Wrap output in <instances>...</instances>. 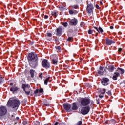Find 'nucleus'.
Here are the masks:
<instances>
[{
  "label": "nucleus",
  "mask_w": 125,
  "mask_h": 125,
  "mask_svg": "<svg viewBox=\"0 0 125 125\" xmlns=\"http://www.w3.org/2000/svg\"><path fill=\"white\" fill-rule=\"evenodd\" d=\"M87 13L90 14V13H92L93 12V9H94V7H93L92 3H91L89 1H87Z\"/></svg>",
  "instance_id": "obj_4"
},
{
  "label": "nucleus",
  "mask_w": 125,
  "mask_h": 125,
  "mask_svg": "<svg viewBox=\"0 0 125 125\" xmlns=\"http://www.w3.org/2000/svg\"><path fill=\"white\" fill-rule=\"evenodd\" d=\"M55 41H56V42H57V41H58V40L55 39Z\"/></svg>",
  "instance_id": "obj_56"
},
{
  "label": "nucleus",
  "mask_w": 125,
  "mask_h": 125,
  "mask_svg": "<svg viewBox=\"0 0 125 125\" xmlns=\"http://www.w3.org/2000/svg\"><path fill=\"white\" fill-rule=\"evenodd\" d=\"M72 37H69L68 39H67V41H68V42H71V41H72Z\"/></svg>",
  "instance_id": "obj_38"
},
{
  "label": "nucleus",
  "mask_w": 125,
  "mask_h": 125,
  "mask_svg": "<svg viewBox=\"0 0 125 125\" xmlns=\"http://www.w3.org/2000/svg\"><path fill=\"white\" fill-rule=\"evenodd\" d=\"M78 24V20L76 18L71 20L69 21V25L70 26H76Z\"/></svg>",
  "instance_id": "obj_10"
},
{
  "label": "nucleus",
  "mask_w": 125,
  "mask_h": 125,
  "mask_svg": "<svg viewBox=\"0 0 125 125\" xmlns=\"http://www.w3.org/2000/svg\"><path fill=\"white\" fill-rule=\"evenodd\" d=\"M32 125H40V122H39V121H34V122L32 123Z\"/></svg>",
  "instance_id": "obj_25"
},
{
  "label": "nucleus",
  "mask_w": 125,
  "mask_h": 125,
  "mask_svg": "<svg viewBox=\"0 0 125 125\" xmlns=\"http://www.w3.org/2000/svg\"><path fill=\"white\" fill-rule=\"evenodd\" d=\"M22 88H23L24 91H25L26 95H30V93H31V88H30V86H29V85L23 84L22 85Z\"/></svg>",
  "instance_id": "obj_5"
},
{
  "label": "nucleus",
  "mask_w": 125,
  "mask_h": 125,
  "mask_svg": "<svg viewBox=\"0 0 125 125\" xmlns=\"http://www.w3.org/2000/svg\"><path fill=\"white\" fill-rule=\"evenodd\" d=\"M107 70H108V68H104V71L107 72Z\"/></svg>",
  "instance_id": "obj_51"
},
{
  "label": "nucleus",
  "mask_w": 125,
  "mask_h": 125,
  "mask_svg": "<svg viewBox=\"0 0 125 125\" xmlns=\"http://www.w3.org/2000/svg\"><path fill=\"white\" fill-rule=\"evenodd\" d=\"M105 43L106 45H112L113 43H116V42H115L113 40L106 38L105 40Z\"/></svg>",
  "instance_id": "obj_11"
},
{
  "label": "nucleus",
  "mask_w": 125,
  "mask_h": 125,
  "mask_svg": "<svg viewBox=\"0 0 125 125\" xmlns=\"http://www.w3.org/2000/svg\"><path fill=\"white\" fill-rule=\"evenodd\" d=\"M98 75L100 76H103L104 75V71H103V67L100 66L99 69L97 71Z\"/></svg>",
  "instance_id": "obj_14"
},
{
  "label": "nucleus",
  "mask_w": 125,
  "mask_h": 125,
  "mask_svg": "<svg viewBox=\"0 0 125 125\" xmlns=\"http://www.w3.org/2000/svg\"><path fill=\"white\" fill-rule=\"evenodd\" d=\"M120 85H121V86H122L123 87H125V81H123V82L120 83Z\"/></svg>",
  "instance_id": "obj_29"
},
{
  "label": "nucleus",
  "mask_w": 125,
  "mask_h": 125,
  "mask_svg": "<svg viewBox=\"0 0 125 125\" xmlns=\"http://www.w3.org/2000/svg\"><path fill=\"white\" fill-rule=\"evenodd\" d=\"M63 106L64 110L67 111V112L70 111V109H71V107H72L71 104L68 103L63 104Z\"/></svg>",
  "instance_id": "obj_12"
},
{
  "label": "nucleus",
  "mask_w": 125,
  "mask_h": 125,
  "mask_svg": "<svg viewBox=\"0 0 125 125\" xmlns=\"http://www.w3.org/2000/svg\"><path fill=\"white\" fill-rule=\"evenodd\" d=\"M42 65L44 68H46V69H48V68H50V64H49V62L47 61V60L44 59L42 62Z\"/></svg>",
  "instance_id": "obj_7"
},
{
  "label": "nucleus",
  "mask_w": 125,
  "mask_h": 125,
  "mask_svg": "<svg viewBox=\"0 0 125 125\" xmlns=\"http://www.w3.org/2000/svg\"><path fill=\"white\" fill-rule=\"evenodd\" d=\"M98 104H99V102H98Z\"/></svg>",
  "instance_id": "obj_58"
},
{
  "label": "nucleus",
  "mask_w": 125,
  "mask_h": 125,
  "mask_svg": "<svg viewBox=\"0 0 125 125\" xmlns=\"http://www.w3.org/2000/svg\"><path fill=\"white\" fill-rule=\"evenodd\" d=\"M57 11H54L52 12L51 14L54 17H56L58 15Z\"/></svg>",
  "instance_id": "obj_23"
},
{
  "label": "nucleus",
  "mask_w": 125,
  "mask_h": 125,
  "mask_svg": "<svg viewBox=\"0 0 125 125\" xmlns=\"http://www.w3.org/2000/svg\"><path fill=\"white\" fill-rule=\"evenodd\" d=\"M93 31H92L91 29H89L88 31V34H89V35H91V34H92Z\"/></svg>",
  "instance_id": "obj_30"
},
{
  "label": "nucleus",
  "mask_w": 125,
  "mask_h": 125,
  "mask_svg": "<svg viewBox=\"0 0 125 125\" xmlns=\"http://www.w3.org/2000/svg\"><path fill=\"white\" fill-rule=\"evenodd\" d=\"M90 111V108L89 106H85L82 108L80 111L81 114L82 115H87Z\"/></svg>",
  "instance_id": "obj_6"
},
{
  "label": "nucleus",
  "mask_w": 125,
  "mask_h": 125,
  "mask_svg": "<svg viewBox=\"0 0 125 125\" xmlns=\"http://www.w3.org/2000/svg\"><path fill=\"white\" fill-rule=\"evenodd\" d=\"M43 105H44V106H46V107H48L49 106V104L48 103V102H47V100H43Z\"/></svg>",
  "instance_id": "obj_21"
},
{
  "label": "nucleus",
  "mask_w": 125,
  "mask_h": 125,
  "mask_svg": "<svg viewBox=\"0 0 125 125\" xmlns=\"http://www.w3.org/2000/svg\"><path fill=\"white\" fill-rule=\"evenodd\" d=\"M52 63L53 64V65H57V63H58V59H53L52 60Z\"/></svg>",
  "instance_id": "obj_19"
},
{
  "label": "nucleus",
  "mask_w": 125,
  "mask_h": 125,
  "mask_svg": "<svg viewBox=\"0 0 125 125\" xmlns=\"http://www.w3.org/2000/svg\"><path fill=\"white\" fill-rule=\"evenodd\" d=\"M30 74H31V77L33 78L35 74V71L34 70H30Z\"/></svg>",
  "instance_id": "obj_24"
},
{
  "label": "nucleus",
  "mask_w": 125,
  "mask_h": 125,
  "mask_svg": "<svg viewBox=\"0 0 125 125\" xmlns=\"http://www.w3.org/2000/svg\"><path fill=\"white\" fill-rule=\"evenodd\" d=\"M110 29H114V27L113 26H110Z\"/></svg>",
  "instance_id": "obj_50"
},
{
  "label": "nucleus",
  "mask_w": 125,
  "mask_h": 125,
  "mask_svg": "<svg viewBox=\"0 0 125 125\" xmlns=\"http://www.w3.org/2000/svg\"><path fill=\"white\" fill-rule=\"evenodd\" d=\"M28 60L29 66L31 68L35 69L36 67H38L39 60L38 59V56L36 54L33 53L29 54Z\"/></svg>",
  "instance_id": "obj_1"
},
{
  "label": "nucleus",
  "mask_w": 125,
  "mask_h": 125,
  "mask_svg": "<svg viewBox=\"0 0 125 125\" xmlns=\"http://www.w3.org/2000/svg\"><path fill=\"white\" fill-rule=\"evenodd\" d=\"M39 92L40 93H42V92H43V89H42V88H40L39 89Z\"/></svg>",
  "instance_id": "obj_36"
},
{
  "label": "nucleus",
  "mask_w": 125,
  "mask_h": 125,
  "mask_svg": "<svg viewBox=\"0 0 125 125\" xmlns=\"http://www.w3.org/2000/svg\"><path fill=\"white\" fill-rule=\"evenodd\" d=\"M63 26H64V27H67L68 26V23L64 22L63 23Z\"/></svg>",
  "instance_id": "obj_35"
},
{
  "label": "nucleus",
  "mask_w": 125,
  "mask_h": 125,
  "mask_svg": "<svg viewBox=\"0 0 125 125\" xmlns=\"http://www.w3.org/2000/svg\"><path fill=\"white\" fill-rule=\"evenodd\" d=\"M90 104V99L87 98H82L80 100V104L81 106H83V107L85 106H88Z\"/></svg>",
  "instance_id": "obj_3"
},
{
  "label": "nucleus",
  "mask_w": 125,
  "mask_h": 125,
  "mask_svg": "<svg viewBox=\"0 0 125 125\" xmlns=\"http://www.w3.org/2000/svg\"><path fill=\"white\" fill-rule=\"evenodd\" d=\"M7 113V110L4 106L0 107V117H2Z\"/></svg>",
  "instance_id": "obj_8"
},
{
  "label": "nucleus",
  "mask_w": 125,
  "mask_h": 125,
  "mask_svg": "<svg viewBox=\"0 0 125 125\" xmlns=\"http://www.w3.org/2000/svg\"><path fill=\"white\" fill-rule=\"evenodd\" d=\"M107 94H108V95H111V91H109L108 92H107Z\"/></svg>",
  "instance_id": "obj_47"
},
{
  "label": "nucleus",
  "mask_w": 125,
  "mask_h": 125,
  "mask_svg": "<svg viewBox=\"0 0 125 125\" xmlns=\"http://www.w3.org/2000/svg\"><path fill=\"white\" fill-rule=\"evenodd\" d=\"M18 89H19V88L17 87H13L10 88V91H12L13 93H14V92H15V91H17Z\"/></svg>",
  "instance_id": "obj_17"
},
{
  "label": "nucleus",
  "mask_w": 125,
  "mask_h": 125,
  "mask_svg": "<svg viewBox=\"0 0 125 125\" xmlns=\"http://www.w3.org/2000/svg\"><path fill=\"white\" fill-rule=\"evenodd\" d=\"M49 81V78H46V79L44 80V84L45 85H47V83H48Z\"/></svg>",
  "instance_id": "obj_27"
},
{
  "label": "nucleus",
  "mask_w": 125,
  "mask_h": 125,
  "mask_svg": "<svg viewBox=\"0 0 125 125\" xmlns=\"http://www.w3.org/2000/svg\"><path fill=\"white\" fill-rule=\"evenodd\" d=\"M120 76V73L118 72H115L114 73V75L113 77V80H117V78Z\"/></svg>",
  "instance_id": "obj_20"
},
{
  "label": "nucleus",
  "mask_w": 125,
  "mask_h": 125,
  "mask_svg": "<svg viewBox=\"0 0 125 125\" xmlns=\"http://www.w3.org/2000/svg\"><path fill=\"white\" fill-rule=\"evenodd\" d=\"M109 80L107 78H103L101 80V83L104 86L108 85V84H109Z\"/></svg>",
  "instance_id": "obj_9"
},
{
  "label": "nucleus",
  "mask_w": 125,
  "mask_h": 125,
  "mask_svg": "<svg viewBox=\"0 0 125 125\" xmlns=\"http://www.w3.org/2000/svg\"><path fill=\"white\" fill-rule=\"evenodd\" d=\"M110 123L111 124H115L116 123V121L114 120V119H111L110 121Z\"/></svg>",
  "instance_id": "obj_31"
},
{
  "label": "nucleus",
  "mask_w": 125,
  "mask_h": 125,
  "mask_svg": "<svg viewBox=\"0 0 125 125\" xmlns=\"http://www.w3.org/2000/svg\"><path fill=\"white\" fill-rule=\"evenodd\" d=\"M44 18L45 19H47V18H48V16L45 15L44 16Z\"/></svg>",
  "instance_id": "obj_43"
},
{
  "label": "nucleus",
  "mask_w": 125,
  "mask_h": 125,
  "mask_svg": "<svg viewBox=\"0 0 125 125\" xmlns=\"http://www.w3.org/2000/svg\"><path fill=\"white\" fill-rule=\"evenodd\" d=\"M98 34V33H96V36H97Z\"/></svg>",
  "instance_id": "obj_57"
},
{
  "label": "nucleus",
  "mask_w": 125,
  "mask_h": 125,
  "mask_svg": "<svg viewBox=\"0 0 125 125\" xmlns=\"http://www.w3.org/2000/svg\"><path fill=\"white\" fill-rule=\"evenodd\" d=\"M69 14H77L78 13V11H77L76 10H74L73 9H71V10H70L69 11Z\"/></svg>",
  "instance_id": "obj_18"
},
{
  "label": "nucleus",
  "mask_w": 125,
  "mask_h": 125,
  "mask_svg": "<svg viewBox=\"0 0 125 125\" xmlns=\"http://www.w3.org/2000/svg\"><path fill=\"white\" fill-rule=\"evenodd\" d=\"M23 125H27V121H24L23 122Z\"/></svg>",
  "instance_id": "obj_49"
},
{
  "label": "nucleus",
  "mask_w": 125,
  "mask_h": 125,
  "mask_svg": "<svg viewBox=\"0 0 125 125\" xmlns=\"http://www.w3.org/2000/svg\"><path fill=\"white\" fill-rule=\"evenodd\" d=\"M42 73H41L40 75H39V78H41V79L42 80Z\"/></svg>",
  "instance_id": "obj_39"
},
{
  "label": "nucleus",
  "mask_w": 125,
  "mask_h": 125,
  "mask_svg": "<svg viewBox=\"0 0 125 125\" xmlns=\"http://www.w3.org/2000/svg\"><path fill=\"white\" fill-rule=\"evenodd\" d=\"M117 73L119 74H124L125 73V70L122 68H118L117 69Z\"/></svg>",
  "instance_id": "obj_22"
},
{
  "label": "nucleus",
  "mask_w": 125,
  "mask_h": 125,
  "mask_svg": "<svg viewBox=\"0 0 125 125\" xmlns=\"http://www.w3.org/2000/svg\"><path fill=\"white\" fill-rule=\"evenodd\" d=\"M59 9L61 11L64 10V8L62 6L59 7Z\"/></svg>",
  "instance_id": "obj_37"
},
{
  "label": "nucleus",
  "mask_w": 125,
  "mask_h": 125,
  "mask_svg": "<svg viewBox=\"0 0 125 125\" xmlns=\"http://www.w3.org/2000/svg\"><path fill=\"white\" fill-rule=\"evenodd\" d=\"M103 91L104 92H101V94H102V95H104V94H105V92H106V89H104Z\"/></svg>",
  "instance_id": "obj_34"
},
{
  "label": "nucleus",
  "mask_w": 125,
  "mask_h": 125,
  "mask_svg": "<svg viewBox=\"0 0 125 125\" xmlns=\"http://www.w3.org/2000/svg\"><path fill=\"white\" fill-rule=\"evenodd\" d=\"M16 120H19V117H16Z\"/></svg>",
  "instance_id": "obj_52"
},
{
  "label": "nucleus",
  "mask_w": 125,
  "mask_h": 125,
  "mask_svg": "<svg viewBox=\"0 0 125 125\" xmlns=\"http://www.w3.org/2000/svg\"><path fill=\"white\" fill-rule=\"evenodd\" d=\"M104 96V95H99V97H100V98H102V97H103Z\"/></svg>",
  "instance_id": "obj_44"
},
{
  "label": "nucleus",
  "mask_w": 125,
  "mask_h": 125,
  "mask_svg": "<svg viewBox=\"0 0 125 125\" xmlns=\"http://www.w3.org/2000/svg\"><path fill=\"white\" fill-rule=\"evenodd\" d=\"M35 94H37V93H39V90L37 89L34 91Z\"/></svg>",
  "instance_id": "obj_40"
},
{
  "label": "nucleus",
  "mask_w": 125,
  "mask_h": 125,
  "mask_svg": "<svg viewBox=\"0 0 125 125\" xmlns=\"http://www.w3.org/2000/svg\"><path fill=\"white\" fill-rule=\"evenodd\" d=\"M78 106L77 105V103H73L72 104V110H78Z\"/></svg>",
  "instance_id": "obj_16"
},
{
  "label": "nucleus",
  "mask_w": 125,
  "mask_h": 125,
  "mask_svg": "<svg viewBox=\"0 0 125 125\" xmlns=\"http://www.w3.org/2000/svg\"><path fill=\"white\" fill-rule=\"evenodd\" d=\"M96 8H97V9H99V5H96Z\"/></svg>",
  "instance_id": "obj_45"
},
{
  "label": "nucleus",
  "mask_w": 125,
  "mask_h": 125,
  "mask_svg": "<svg viewBox=\"0 0 125 125\" xmlns=\"http://www.w3.org/2000/svg\"><path fill=\"white\" fill-rule=\"evenodd\" d=\"M55 48H56V49H58V51H57V52H58V51L59 52L60 50H61V47H60V46H56Z\"/></svg>",
  "instance_id": "obj_28"
},
{
  "label": "nucleus",
  "mask_w": 125,
  "mask_h": 125,
  "mask_svg": "<svg viewBox=\"0 0 125 125\" xmlns=\"http://www.w3.org/2000/svg\"><path fill=\"white\" fill-rule=\"evenodd\" d=\"M54 125H60V123L57 122L54 124Z\"/></svg>",
  "instance_id": "obj_42"
},
{
  "label": "nucleus",
  "mask_w": 125,
  "mask_h": 125,
  "mask_svg": "<svg viewBox=\"0 0 125 125\" xmlns=\"http://www.w3.org/2000/svg\"><path fill=\"white\" fill-rule=\"evenodd\" d=\"M81 27H83V23H81Z\"/></svg>",
  "instance_id": "obj_53"
},
{
  "label": "nucleus",
  "mask_w": 125,
  "mask_h": 125,
  "mask_svg": "<svg viewBox=\"0 0 125 125\" xmlns=\"http://www.w3.org/2000/svg\"><path fill=\"white\" fill-rule=\"evenodd\" d=\"M108 70L109 72H114L115 66H114V65H110L108 67Z\"/></svg>",
  "instance_id": "obj_15"
},
{
  "label": "nucleus",
  "mask_w": 125,
  "mask_h": 125,
  "mask_svg": "<svg viewBox=\"0 0 125 125\" xmlns=\"http://www.w3.org/2000/svg\"><path fill=\"white\" fill-rule=\"evenodd\" d=\"M99 32H100L101 33H103V29H102V28H101V27H99Z\"/></svg>",
  "instance_id": "obj_32"
},
{
  "label": "nucleus",
  "mask_w": 125,
  "mask_h": 125,
  "mask_svg": "<svg viewBox=\"0 0 125 125\" xmlns=\"http://www.w3.org/2000/svg\"><path fill=\"white\" fill-rule=\"evenodd\" d=\"M78 7H79V6L77 5L70 6V8H71V9H77Z\"/></svg>",
  "instance_id": "obj_26"
},
{
  "label": "nucleus",
  "mask_w": 125,
  "mask_h": 125,
  "mask_svg": "<svg viewBox=\"0 0 125 125\" xmlns=\"http://www.w3.org/2000/svg\"><path fill=\"white\" fill-rule=\"evenodd\" d=\"M100 4H102V2H100Z\"/></svg>",
  "instance_id": "obj_55"
},
{
  "label": "nucleus",
  "mask_w": 125,
  "mask_h": 125,
  "mask_svg": "<svg viewBox=\"0 0 125 125\" xmlns=\"http://www.w3.org/2000/svg\"><path fill=\"white\" fill-rule=\"evenodd\" d=\"M10 85H13V83H11L10 84Z\"/></svg>",
  "instance_id": "obj_54"
},
{
  "label": "nucleus",
  "mask_w": 125,
  "mask_h": 125,
  "mask_svg": "<svg viewBox=\"0 0 125 125\" xmlns=\"http://www.w3.org/2000/svg\"><path fill=\"white\" fill-rule=\"evenodd\" d=\"M122 49L121 48H119L118 49V52H119V53H121V51H122Z\"/></svg>",
  "instance_id": "obj_41"
},
{
  "label": "nucleus",
  "mask_w": 125,
  "mask_h": 125,
  "mask_svg": "<svg viewBox=\"0 0 125 125\" xmlns=\"http://www.w3.org/2000/svg\"><path fill=\"white\" fill-rule=\"evenodd\" d=\"M19 105H20V101H19L18 99L14 98H10L7 104L8 107H11L13 109H18Z\"/></svg>",
  "instance_id": "obj_2"
},
{
  "label": "nucleus",
  "mask_w": 125,
  "mask_h": 125,
  "mask_svg": "<svg viewBox=\"0 0 125 125\" xmlns=\"http://www.w3.org/2000/svg\"><path fill=\"white\" fill-rule=\"evenodd\" d=\"M47 37H52V34L50 33H48L46 34Z\"/></svg>",
  "instance_id": "obj_33"
},
{
  "label": "nucleus",
  "mask_w": 125,
  "mask_h": 125,
  "mask_svg": "<svg viewBox=\"0 0 125 125\" xmlns=\"http://www.w3.org/2000/svg\"><path fill=\"white\" fill-rule=\"evenodd\" d=\"M2 83V80H1V78H0V84H1Z\"/></svg>",
  "instance_id": "obj_48"
},
{
  "label": "nucleus",
  "mask_w": 125,
  "mask_h": 125,
  "mask_svg": "<svg viewBox=\"0 0 125 125\" xmlns=\"http://www.w3.org/2000/svg\"><path fill=\"white\" fill-rule=\"evenodd\" d=\"M63 33V29L62 28V27H58L56 29V35L60 36L62 35V33Z\"/></svg>",
  "instance_id": "obj_13"
},
{
  "label": "nucleus",
  "mask_w": 125,
  "mask_h": 125,
  "mask_svg": "<svg viewBox=\"0 0 125 125\" xmlns=\"http://www.w3.org/2000/svg\"><path fill=\"white\" fill-rule=\"evenodd\" d=\"M94 29H95V30H96L98 32H99V30L98 29V28L96 27H94Z\"/></svg>",
  "instance_id": "obj_46"
},
{
  "label": "nucleus",
  "mask_w": 125,
  "mask_h": 125,
  "mask_svg": "<svg viewBox=\"0 0 125 125\" xmlns=\"http://www.w3.org/2000/svg\"><path fill=\"white\" fill-rule=\"evenodd\" d=\"M124 83H125V81H124Z\"/></svg>",
  "instance_id": "obj_60"
},
{
  "label": "nucleus",
  "mask_w": 125,
  "mask_h": 125,
  "mask_svg": "<svg viewBox=\"0 0 125 125\" xmlns=\"http://www.w3.org/2000/svg\"><path fill=\"white\" fill-rule=\"evenodd\" d=\"M106 124H108V121L106 122Z\"/></svg>",
  "instance_id": "obj_59"
}]
</instances>
